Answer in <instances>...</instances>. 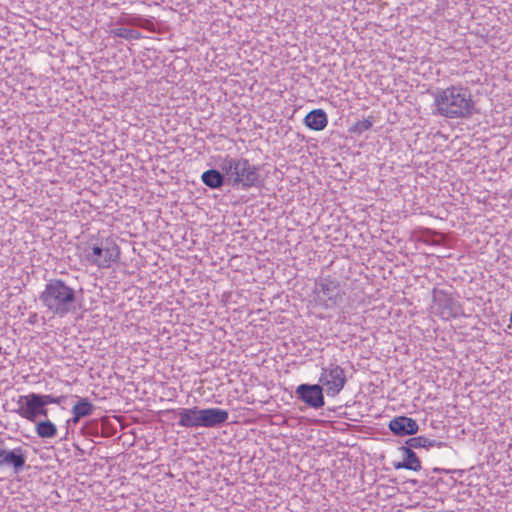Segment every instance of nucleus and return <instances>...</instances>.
<instances>
[{
    "label": "nucleus",
    "instance_id": "obj_1",
    "mask_svg": "<svg viewBox=\"0 0 512 512\" xmlns=\"http://www.w3.org/2000/svg\"><path fill=\"white\" fill-rule=\"evenodd\" d=\"M475 112V103L468 87L452 85L434 93V115L449 119H467Z\"/></svg>",
    "mask_w": 512,
    "mask_h": 512
},
{
    "label": "nucleus",
    "instance_id": "obj_7",
    "mask_svg": "<svg viewBox=\"0 0 512 512\" xmlns=\"http://www.w3.org/2000/svg\"><path fill=\"white\" fill-rule=\"evenodd\" d=\"M319 381L326 388L328 396H336L344 388L347 379L344 369L337 364L331 363L327 367L322 368Z\"/></svg>",
    "mask_w": 512,
    "mask_h": 512
},
{
    "label": "nucleus",
    "instance_id": "obj_8",
    "mask_svg": "<svg viewBox=\"0 0 512 512\" xmlns=\"http://www.w3.org/2000/svg\"><path fill=\"white\" fill-rule=\"evenodd\" d=\"M27 454L22 446L7 450L5 440L0 438V468H12L14 473H20L26 465Z\"/></svg>",
    "mask_w": 512,
    "mask_h": 512
},
{
    "label": "nucleus",
    "instance_id": "obj_20",
    "mask_svg": "<svg viewBox=\"0 0 512 512\" xmlns=\"http://www.w3.org/2000/svg\"><path fill=\"white\" fill-rule=\"evenodd\" d=\"M63 399H64V396L54 397L49 394H45V395L40 394V401L43 403V406H46L48 404H61Z\"/></svg>",
    "mask_w": 512,
    "mask_h": 512
},
{
    "label": "nucleus",
    "instance_id": "obj_17",
    "mask_svg": "<svg viewBox=\"0 0 512 512\" xmlns=\"http://www.w3.org/2000/svg\"><path fill=\"white\" fill-rule=\"evenodd\" d=\"M93 409V404L89 402L87 398L80 399L77 402V404H75L72 408V412L74 415L72 421L74 423H77L80 420V418L91 415Z\"/></svg>",
    "mask_w": 512,
    "mask_h": 512
},
{
    "label": "nucleus",
    "instance_id": "obj_3",
    "mask_svg": "<svg viewBox=\"0 0 512 512\" xmlns=\"http://www.w3.org/2000/svg\"><path fill=\"white\" fill-rule=\"evenodd\" d=\"M219 167L226 175L228 183L235 188L247 190L252 187L258 188L263 183L260 167L251 164L246 158L227 155L221 160Z\"/></svg>",
    "mask_w": 512,
    "mask_h": 512
},
{
    "label": "nucleus",
    "instance_id": "obj_13",
    "mask_svg": "<svg viewBox=\"0 0 512 512\" xmlns=\"http://www.w3.org/2000/svg\"><path fill=\"white\" fill-rule=\"evenodd\" d=\"M304 123L312 130L321 131L328 124L327 115L322 109H314L305 116Z\"/></svg>",
    "mask_w": 512,
    "mask_h": 512
},
{
    "label": "nucleus",
    "instance_id": "obj_23",
    "mask_svg": "<svg viewBox=\"0 0 512 512\" xmlns=\"http://www.w3.org/2000/svg\"><path fill=\"white\" fill-rule=\"evenodd\" d=\"M38 416H43V417L48 416V410H47L46 406H41V408L38 409L37 417Z\"/></svg>",
    "mask_w": 512,
    "mask_h": 512
},
{
    "label": "nucleus",
    "instance_id": "obj_12",
    "mask_svg": "<svg viewBox=\"0 0 512 512\" xmlns=\"http://www.w3.org/2000/svg\"><path fill=\"white\" fill-rule=\"evenodd\" d=\"M460 305L451 296L444 295L437 299L436 313L444 320H449L459 315Z\"/></svg>",
    "mask_w": 512,
    "mask_h": 512
},
{
    "label": "nucleus",
    "instance_id": "obj_19",
    "mask_svg": "<svg viewBox=\"0 0 512 512\" xmlns=\"http://www.w3.org/2000/svg\"><path fill=\"white\" fill-rule=\"evenodd\" d=\"M112 32L116 37L123 39H139L141 36L139 31L125 27L116 28Z\"/></svg>",
    "mask_w": 512,
    "mask_h": 512
},
{
    "label": "nucleus",
    "instance_id": "obj_21",
    "mask_svg": "<svg viewBox=\"0 0 512 512\" xmlns=\"http://www.w3.org/2000/svg\"><path fill=\"white\" fill-rule=\"evenodd\" d=\"M422 237H423V240L429 244H439L442 240L441 234L434 233L430 236L429 230H426Z\"/></svg>",
    "mask_w": 512,
    "mask_h": 512
},
{
    "label": "nucleus",
    "instance_id": "obj_6",
    "mask_svg": "<svg viewBox=\"0 0 512 512\" xmlns=\"http://www.w3.org/2000/svg\"><path fill=\"white\" fill-rule=\"evenodd\" d=\"M343 294L340 283L330 277L322 278L315 285L316 300L326 308L337 306L342 301Z\"/></svg>",
    "mask_w": 512,
    "mask_h": 512
},
{
    "label": "nucleus",
    "instance_id": "obj_11",
    "mask_svg": "<svg viewBox=\"0 0 512 512\" xmlns=\"http://www.w3.org/2000/svg\"><path fill=\"white\" fill-rule=\"evenodd\" d=\"M389 429L398 436L416 434L419 430L418 423L409 417L398 416L393 418L388 425Z\"/></svg>",
    "mask_w": 512,
    "mask_h": 512
},
{
    "label": "nucleus",
    "instance_id": "obj_15",
    "mask_svg": "<svg viewBox=\"0 0 512 512\" xmlns=\"http://www.w3.org/2000/svg\"><path fill=\"white\" fill-rule=\"evenodd\" d=\"M201 179L206 186L212 189H218L222 187L225 183V180H227L223 171L216 169H209L205 171L202 174Z\"/></svg>",
    "mask_w": 512,
    "mask_h": 512
},
{
    "label": "nucleus",
    "instance_id": "obj_16",
    "mask_svg": "<svg viewBox=\"0 0 512 512\" xmlns=\"http://www.w3.org/2000/svg\"><path fill=\"white\" fill-rule=\"evenodd\" d=\"M405 444L412 450L419 449V448H426V449L433 448V447L440 448L443 445L442 442H438L434 439H430L425 436H417V437L409 438Z\"/></svg>",
    "mask_w": 512,
    "mask_h": 512
},
{
    "label": "nucleus",
    "instance_id": "obj_10",
    "mask_svg": "<svg viewBox=\"0 0 512 512\" xmlns=\"http://www.w3.org/2000/svg\"><path fill=\"white\" fill-rule=\"evenodd\" d=\"M17 404L16 413L30 422L36 421L38 409L43 406L40 394L36 393L19 396Z\"/></svg>",
    "mask_w": 512,
    "mask_h": 512
},
{
    "label": "nucleus",
    "instance_id": "obj_9",
    "mask_svg": "<svg viewBox=\"0 0 512 512\" xmlns=\"http://www.w3.org/2000/svg\"><path fill=\"white\" fill-rule=\"evenodd\" d=\"M297 398L311 408L319 409L324 406L323 389L320 385L301 384L295 391Z\"/></svg>",
    "mask_w": 512,
    "mask_h": 512
},
{
    "label": "nucleus",
    "instance_id": "obj_4",
    "mask_svg": "<svg viewBox=\"0 0 512 512\" xmlns=\"http://www.w3.org/2000/svg\"><path fill=\"white\" fill-rule=\"evenodd\" d=\"M171 412L178 416V425L184 428L216 427L226 422L229 417L226 410L219 408L200 409L196 406L173 409Z\"/></svg>",
    "mask_w": 512,
    "mask_h": 512
},
{
    "label": "nucleus",
    "instance_id": "obj_18",
    "mask_svg": "<svg viewBox=\"0 0 512 512\" xmlns=\"http://www.w3.org/2000/svg\"><path fill=\"white\" fill-rule=\"evenodd\" d=\"M36 433L40 438H53L57 434V428L49 420L40 421L36 424Z\"/></svg>",
    "mask_w": 512,
    "mask_h": 512
},
{
    "label": "nucleus",
    "instance_id": "obj_5",
    "mask_svg": "<svg viewBox=\"0 0 512 512\" xmlns=\"http://www.w3.org/2000/svg\"><path fill=\"white\" fill-rule=\"evenodd\" d=\"M120 249L112 237H106L99 243H96L87 253V260L100 267L108 268L111 263L118 260Z\"/></svg>",
    "mask_w": 512,
    "mask_h": 512
},
{
    "label": "nucleus",
    "instance_id": "obj_14",
    "mask_svg": "<svg viewBox=\"0 0 512 512\" xmlns=\"http://www.w3.org/2000/svg\"><path fill=\"white\" fill-rule=\"evenodd\" d=\"M400 450L404 455V459L402 462L395 464L394 467L396 469L404 468L408 470L419 471L421 469V462L416 453L408 446H402L400 447Z\"/></svg>",
    "mask_w": 512,
    "mask_h": 512
},
{
    "label": "nucleus",
    "instance_id": "obj_22",
    "mask_svg": "<svg viewBox=\"0 0 512 512\" xmlns=\"http://www.w3.org/2000/svg\"><path fill=\"white\" fill-rule=\"evenodd\" d=\"M373 125V122L370 119H363L361 121H358L356 124V130L358 132H364L369 130Z\"/></svg>",
    "mask_w": 512,
    "mask_h": 512
},
{
    "label": "nucleus",
    "instance_id": "obj_2",
    "mask_svg": "<svg viewBox=\"0 0 512 512\" xmlns=\"http://www.w3.org/2000/svg\"><path fill=\"white\" fill-rule=\"evenodd\" d=\"M39 301L45 313L59 318L75 313L80 306L78 291L61 279L49 280L39 294Z\"/></svg>",
    "mask_w": 512,
    "mask_h": 512
}]
</instances>
